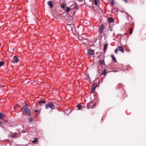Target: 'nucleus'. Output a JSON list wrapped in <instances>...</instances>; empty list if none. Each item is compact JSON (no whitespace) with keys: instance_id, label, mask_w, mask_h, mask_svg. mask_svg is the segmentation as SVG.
Segmentation results:
<instances>
[{"instance_id":"1","label":"nucleus","mask_w":146,"mask_h":146,"mask_svg":"<svg viewBox=\"0 0 146 146\" xmlns=\"http://www.w3.org/2000/svg\"><path fill=\"white\" fill-rule=\"evenodd\" d=\"M23 114L28 115L29 116H30L31 110L29 108H28L26 104L24 105L22 109Z\"/></svg>"},{"instance_id":"2","label":"nucleus","mask_w":146,"mask_h":146,"mask_svg":"<svg viewBox=\"0 0 146 146\" xmlns=\"http://www.w3.org/2000/svg\"><path fill=\"white\" fill-rule=\"evenodd\" d=\"M55 103L52 102H49V103L46 105V108L48 109L49 107H50L51 109H54L55 108L54 104Z\"/></svg>"},{"instance_id":"3","label":"nucleus","mask_w":146,"mask_h":146,"mask_svg":"<svg viewBox=\"0 0 146 146\" xmlns=\"http://www.w3.org/2000/svg\"><path fill=\"white\" fill-rule=\"evenodd\" d=\"M70 7H71L70 8L68 7H67L65 8L66 9L65 10V11L66 12L68 13L72 9H77L78 7L76 5H72Z\"/></svg>"},{"instance_id":"4","label":"nucleus","mask_w":146,"mask_h":146,"mask_svg":"<svg viewBox=\"0 0 146 146\" xmlns=\"http://www.w3.org/2000/svg\"><path fill=\"white\" fill-rule=\"evenodd\" d=\"M74 28V25L73 24H68L66 26V29L69 31H72L73 29Z\"/></svg>"},{"instance_id":"5","label":"nucleus","mask_w":146,"mask_h":146,"mask_svg":"<svg viewBox=\"0 0 146 146\" xmlns=\"http://www.w3.org/2000/svg\"><path fill=\"white\" fill-rule=\"evenodd\" d=\"M104 28V26L103 24H102L100 27L99 29V34H101Z\"/></svg>"},{"instance_id":"6","label":"nucleus","mask_w":146,"mask_h":146,"mask_svg":"<svg viewBox=\"0 0 146 146\" xmlns=\"http://www.w3.org/2000/svg\"><path fill=\"white\" fill-rule=\"evenodd\" d=\"M19 61L18 56H14V59L12 60V62L15 63V62H18Z\"/></svg>"},{"instance_id":"7","label":"nucleus","mask_w":146,"mask_h":146,"mask_svg":"<svg viewBox=\"0 0 146 146\" xmlns=\"http://www.w3.org/2000/svg\"><path fill=\"white\" fill-rule=\"evenodd\" d=\"M88 53L89 54L92 55L94 54V52L92 50L90 49L88 50Z\"/></svg>"},{"instance_id":"8","label":"nucleus","mask_w":146,"mask_h":146,"mask_svg":"<svg viewBox=\"0 0 146 146\" xmlns=\"http://www.w3.org/2000/svg\"><path fill=\"white\" fill-rule=\"evenodd\" d=\"M118 50H119L122 53H124V50L123 49V48L122 46H119L118 47V48L117 49Z\"/></svg>"},{"instance_id":"9","label":"nucleus","mask_w":146,"mask_h":146,"mask_svg":"<svg viewBox=\"0 0 146 146\" xmlns=\"http://www.w3.org/2000/svg\"><path fill=\"white\" fill-rule=\"evenodd\" d=\"M114 19L112 17L109 18L108 19L109 23H111L113 22Z\"/></svg>"},{"instance_id":"10","label":"nucleus","mask_w":146,"mask_h":146,"mask_svg":"<svg viewBox=\"0 0 146 146\" xmlns=\"http://www.w3.org/2000/svg\"><path fill=\"white\" fill-rule=\"evenodd\" d=\"M111 57L112 59V61H113V62H117V60L113 55H111Z\"/></svg>"},{"instance_id":"11","label":"nucleus","mask_w":146,"mask_h":146,"mask_svg":"<svg viewBox=\"0 0 146 146\" xmlns=\"http://www.w3.org/2000/svg\"><path fill=\"white\" fill-rule=\"evenodd\" d=\"M48 5L50 7V8L52 9L53 7V5L51 1H49L48 3Z\"/></svg>"},{"instance_id":"12","label":"nucleus","mask_w":146,"mask_h":146,"mask_svg":"<svg viewBox=\"0 0 146 146\" xmlns=\"http://www.w3.org/2000/svg\"><path fill=\"white\" fill-rule=\"evenodd\" d=\"M5 115L2 113H0V119H2L5 117Z\"/></svg>"},{"instance_id":"13","label":"nucleus","mask_w":146,"mask_h":146,"mask_svg":"<svg viewBox=\"0 0 146 146\" xmlns=\"http://www.w3.org/2000/svg\"><path fill=\"white\" fill-rule=\"evenodd\" d=\"M99 63L101 65H104L105 63L104 60H101L99 61Z\"/></svg>"},{"instance_id":"14","label":"nucleus","mask_w":146,"mask_h":146,"mask_svg":"<svg viewBox=\"0 0 146 146\" xmlns=\"http://www.w3.org/2000/svg\"><path fill=\"white\" fill-rule=\"evenodd\" d=\"M97 86V84H96L95 83V84H94L93 85V86H92V90H95V89Z\"/></svg>"},{"instance_id":"15","label":"nucleus","mask_w":146,"mask_h":146,"mask_svg":"<svg viewBox=\"0 0 146 146\" xmlns=\"http://www.w3.org/2000/svg\"><path fill=\"white\" fill-rule=\"evenodd\" d=\"M46 102V100H41L39 101V103L40 104H41L42 103L45 104Z\"/></svg>"},{"instance_id":"16","label":"nucleus","mask_w":146,"mask_h":146,"mask_svg":"<svg viewBox=\"0 0 146 146\" xmlns=\"http://www.w3.org/2000/svg\"><path fill=\"white\" fill-rule=\"evenodd\" d=\"M108 46V44L107 43L105 44L104 45V52H106V48Z\"/></svg>"},{"instance_id":"17","label":"nucleus","mask_w":146,"mask_h":146,"mask_svg":"<svg viewBox=\"0 0 146 146\" xmlns=\"http://www.w3.org/2000/svg\"><path fill=\"white\" fill-rule=\"evenodd\" d=\"M65 4L62 3L61 4L60 7L62 9H65V8H66L65 7Z\"/></svg>"},{"instance_id":"18","label":"nucleus","mask_w":146,"mask_h":146,"mask_svg":"<svg viewBox=\"0 0 146 146\" xmlns=\"http://www.w3.org/2000/svg\"><path fill=\"white\" fill-rule=\"evenodd\" d=\"M5 64V62L3 61H1L0 62V67L3 65Z\"/></svg>"},{"instance_id":"19","label":"nucleus","mask_w":146,"mask_h":146,"mask_svg":"<svg viewBox=\"0 0 146 146\" xmlns=\"http://www.w3.org/2000/svg\"><path fill=\"white\" fill-rule=\"evenodd\" d=\"M77 108L78 110H81V108H82V106L81 105L78 104L77 105Z\"/></svg>"},{"instance_id":"20","label":"nucleus","mask_w":146,"mask_h":146,"mask_svg":"<svg viewBox=\"0 0 146 146\" xmlns=\"http://www.w3.org/2000/svg\"><path fill=\"white\" fill-rule=\"evenodd\" d=\"M106 69H104V71L102 73V74L104 75L106 73Z\"/></svg>"},{"instance_id":"21","label":"nucleus","mask_w":146,"mask_h":146,"mask_svg":"<svg viewBox=\"0 0 146 146\" xmlns=\"http://www.w3.org/2000/svg\"><path fill=\"white\" fill-rule=\"evenodd\" d=\"M10 136L12 138H15L16 137V136L15 135H11Z\"/></svg>"},{"instance_id":"22","label":"nucleus","mask_w":146,"mask_h":146,"mask_svg":"<svg viewBox=\"0 0 146 146\" xmlns=\"http://www.w3.org/2000/svg\"><path fill=\"white\" fill-rule=\"evenodd\" d=\"M95 2V5H97L98 2H99V0H94Z\"/></svg>"},{"instance_id":"23","label":"nucleus","mask_w":146,"mask_h":146,"mask_svg":"<svg viewBox=\"0 0 146 146\" xmlns=\"http://www.w3.org/2000/svg\"><path fill=\"white\" fill-rule=\"evenodd\" d=\"M133 28H131L130 29V32H129V34L130 35L132 34L133 33Z\"/></svg>"},{"instance_id":"24","label":"nucleus","mask_w":146,"mask_h":146,"mask_svg":"<svg viewBox=\"0 0 146 146\" xmlns=\"http://www.w3.org/2000/svg\"><path fill=\"white\" fill-rule=\"evenodd\" d=\"M38 140L37 139H35L32 142L33 143H36L37 142Z\"/></svg>"},{"instance_id":"25","label":"nucleus","mask_w":146,"mask_h":146,"mask_svg":"<svg viewBox=\"0 0 146 146\" xmlns=\"http://www.w3.org/2000/svg\"><path fill=\"white\" fill-rule=\"evenodd\" d=\"M86 76L87 78H88V80H90V76H89V74H86Z\"/></svg>"},{"instance_id":"26","label":"nucleus","mask_w":146,"mask_h":146,"mask_svg":"<svg viewBox=\"0 0 146 146\" xmlns=\"http://www.w3.org/2000/svg\"><path fill=\"white\" fill-rule=\"evenodd\" d=\"M29 119L30 122L32 121H33V119L31 117L29 118Z\"/></svg>"},{"instance_id":"27","label":"nucleus","mask_w":146,"mask_h":146,"mask_svg":"<svg viewBox=\"0 0 146 146\" xmlns=\"http://www.w3.org/2000/svg\"><path fill=\"white\" fill-rule=\"evenodd\" d=\"M118 50L117 49H116L115 50V53L116 54H117V51Z\"/></svg>"},{"instance_id":"28","label":"nucleus","mask_w":146,"mask_h":146,"mask_svg":"<svg viewBox=\"0 0 146 146\" xmlns=\"http://www.w3.org/2000/svg\"><path fill=\"white\" fill-rule=\"evenodd\" d=\"M111 4L112 5H114V2H113V1H111Z\"/></svg>"},{"instance_id":"29","label":"nucleus","mask_w":146,"mask_h":146,"mask_svg":"<svg viewBox=\"0 0 146 146\" xmlns=\"http://www.w3.org/2000/svg\"><path fill=\"white\" fill-rule=\"evenodd\" d=\"M35 112H36V113H38L39 112V111L38 110H35Z\"/></svg>"},{"instance_id":"30","label":"nucleus","mask_w":146,"mask_h":146,"mask_svg":"<svg viewBox=\"0 0 146 146\" xmlns=\"http://www.w3.org/2000/svg\"><path fill=\"white\" fill-rule=\"evenodd\" d=\"M94 90H92V89L91 90V93H93L94 92Z\"/></svg>"},{"instance_id":"31","label":"nucleus","mask_w":146,"mask_h":146,"mask_svg":"<svg viewBox=\"0 0 146 146\" xmlns=\"http://www.w3.org/2000/svg\"><path fill=\"white\" fill-rule=\"evenodd\" d=\"M123 1H124L125 3H127V0H122Z\"/></svg>"},{"instance_id":"32","label":"nucleus","mask_w":146,"mask_h":146,"mask_svg":"<svg viewBox=\"0 0 146 146\" xmlns=\"http://www.w3.org/2000/svg\"><path fill=\"white\" fill-rule=\"evenodd\" d=\"M96 105V104H93V107H94Z\"/></svg>"},{"instance_id":"33","label":"nucleus","mask_w":146,"mask_h":146,"mask_svg":"<svg viewBox=\"0 0 146 146\" xmlns=\"http://www.w3.org/2000/svg\"><path fill=\"white\" fill-rule=\"evenodd\" d=\"M79 2H81L83 1V0H78Z\"/></svg>"},{"instance_id":"34","label":"nucleus","mask_w":146,"mask_h":146,"mask_svg":"<svg viewBox=\"0 0 146 146\" xmlns=\"http://www.w3.org/2000/svg\"><path fill=\"white\" fill-rule=\"evenodd\" d=\"M110 31H112V29L111 28L110 29Z\"/></svg>"},{"instance_id":"35","label":"nucleus","mask_w":146,"mask_h":146,"mask_svg":"<svg viewBox=\"0 0 146 146\" xmlns=\"http://www.w3.org/2000/svg\"><path fill=\"white\" fill-rule=\"evenodd\" d=\"M1 121H0V124H1Z\"/></svg>"},{"instance_id":"36","label":"nucleus","mask_w":146,"mask_h":146,"mask_svg":"<svg viewBox=\"0 0 146 146\" xmlns=\"http://www.w3.org/2000/svg\"><path fill=\"white\" fill-rule=\"evenodd\" d=\"M128 15H129V14L128 13H127V16H128Z\"/></svg>"},{"instance_id":"37","label":"nucleus","mask_w":146,"mask_h":146,"mask_svg":"<svg viewBox=\"0 0 146 146\" xmlns=\"http://www.w3.org/2000/svg\"><path fill=\"white\" fill-rule=\"evenodd\" d=\"M73 13H74V12ZM74 15V13H73L72 15Z\"/></svg>"},{"instance_id":"38","label":"nucleus","mask_w":146,"mask_h":146,"mask_svg":"<svg viewBox=\"0 0 146 146\" xmlns=\"http://www.w3.org/2000/svg\"><path fill=\"white\" fill-rule=\"evenodd\" d=\"M39 113L38 114V115H39Z\"/></svg>"}]
</instances>
